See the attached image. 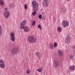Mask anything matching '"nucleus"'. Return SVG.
<instances>
[{"instance_id":"2","label":"nucleus","mask_w":75,"mask_h":75,"mask_svg":"<svg viewBox=\"0 0 75 75\" xmlns=\"http://www.w3.org/2000/svg\"><path fill=\"white\" fill-rule=\"evenodd\" d=\"M26 24V20H24L22 21L20 24V28L21 29H24V31L25 32H27L28 31L29 29L27 27H24V25Z\"/></svg>"},{"instance_id":"28","label":"nucleus","mask_w":75,"mask_h":75,"mask_svg":"<svg viewBox=\"0 0 75 75\" xmlns=\"http://www.w3.org/2000/svg\"><path fill=\"white\" fill-rule=\"evenodd\" d=\"M53 59L54 61H56L57 59V58L56 57H53Z\"/></svg>"},{"instance_id":"17","label":"nucleus","mask_w":75,"mask_h":75,"mask_svg":"<svg viewBox=\"0 0 75 75\" xmlns=\"http://www.w3.org/2000/svg\"><path fill=\"white\" fill-rule=\"evenodd\" d=\"M0 4L1 6H3L4 5V2L1 0H0Z\"/></svg>"},{"instance_id":"32","label":"nucleus","mask_w":75,"mask_h":75,"mask_svg":"<svg viewBox=\"0 0 75 75\" xmlns=\"http://www.w3.org/2000/svg\"><path fill=\"white\" fill-rule=\"evenodd\" d=\"M0 31H1V26H0Z\"/></svg>"},{"instance_id":"16","label":"nucleus","mask_w":75,"mask_h":75,"mask_svg":"<svg viewBox=\"0 0 75 75\" xmlns=\"http://www.w3.org/2000/svg\"><path fill=\"white\" fill-rule=\"evenodd\" d=\"M31 73V71L29 69L27 70L26 71V74L27 75H28Z\"/></svg>"},{"instance_id":"22","label":"nucleus","mask_w":75,"mask_h":75,"mask_svg":"<svg viewBox=\"0 0 75 75\" xmlns=\"http://www.w3.org/2000/svg\"><path fill=\"white\" fill-rule=\"evenodd\" d=\"M24 8L25 10H27V4H25Z\"/></svg>"},{"instance_id":"6","label":"nucleus","mask_w":75,"mask_h":75,"mask_svg":"<svg viewBox=\"0 0 75 75\" xmlns=\"http://www.w3.org/2000/svg\"><path fill=\"white\" fill-rule=\"evenodd\" d=\"M5 64L3 60L0 59V68L4 69L5 68Z\"/></svg>"},{"instance_id":"31","label":"nucleus","mask_w":75,"mask_h":75,"mask_svg":"<svg viewBox=\"0 0 75 75\" xmlns=\"http://www.w3.org/2000/svg\"><path fill=\"white\" fill-rule=\"evenodd\" d=\"M8 9L7 8H4V10H5L7 11V9Z\"/></svg>"},{"instance_id":"19","label":"nucleus","mask_w":75,"mask_h":75,"mask_svg":"<svg viewBox=\"0 0 75 75\" xmlns=\"http://www.w3.org/2000/svg\"><path fill=\"white\" fill-rule=\"evenodd\" d=\"M57 30L59 31H61V28L60 27H58L57 28Z\"/></svg>"},{"instance_id":"1","label":"nucleus","mask_w":75,"mask_h":75,"mask_svg":"<svg viewBox=\"0 0 75 75\" xmlns=\"http://www.w3.org/2000/svg\"><path fill=\"white\" fill-rule=\"evenodd\" d=\"M32 4L33 6V10L34 11L32 13V15L34 16L37 13L36 11L38 9V3L35 1H33L32 2Z\"/></svg>"},{"instance_id":"34","label":"nucleus","mask_w":75,"mask_h":75,"mask_svg":"<svg viewBox=\"0 0 75 75\" xmlns=\"http://www.w3.org/2000/svg\"><path fill=\"white\" fill-rule=\"evenodd\" d=\"M64 10H65V11H64L65 12V11H67V10H66V9L64 8Z\"/></svg>"},{"instance_id":"23","label":"nucleus","mask_w":75,"mask_h":75,"mask_svg":"<svg viewBox=\"0 0 75 75\" xmlns=\"http://www.w3.org/2000/svg\"><path fill=\"white\" fill-rule=\"evenodd\" d=\"M35 21H33V22L32 23V25H35Z\"/></svg>"},{"instance_id":"21","label":"nucleus","mask_w":75,"mask_h":75,"mask_svg":"<svg viewBox=\"0 0 75 75\" xmlns=\"http://www.w3.org/2000/svg\"><path fill=\"white\" fill-rule=\"evenodd\" d=\"M38 28L39 29H40V30H42V28L41 27V25H39L38 26Z\"/></svg>"},{"instance_id":"24","label":"nucleus","mask_w":75,"mask_h":75,"mask_svg":"<svg viewBox=\"0 0 75 75\" xmlns=\"http://www.w3.org/2000/svg\"><path fill=\"white\" fill-rule=\"evenodd\" d=\"M57 42H54V47H57Z\"/></svg>"},{"instance_id":"33","label":"nucleus","mask_w":75,"mask_h":75,"mask_svg":"<svg viewBox=\"0 0 75 75\" xmlns=\"http://www.w3.org/2000/svg\"><path fill=\"white\" fill-rule=\"evenodd\" d=\"M73 53L74 54H75V50H74L73 51Z\"/></svg>"},{"instance_id":"25","label":"nucleus","mask_w":75,"mask_h":75,"mask_svg":"<svg viewBox=\"0 0 75 75\" xmlns=\"http://www.w3.org/2000/svg\"><path fill=\"white\" fill-rule=\"evenodd\" d=\"M10 7H14V4H10Z\"/></svg>"},{"instance_id":"30","label":"nucleus","mask_w":75,"mask_h":75,"mask_svg":"<svg viewBox=\"0 0 75 75\" xmlns=\"http://www.w3.org/2000/svg\"><path fill=\"white\" fill-rule=\"evenodd\" d=\"M2 35V31H0V36H1Z\"/></svg>"},{"instance_id":"27","label":"nucleus","mask_w":75,"mask_h":75,"mask_svg":"<svg viewBox=\"0 0 75 75\" xmlns=\"http://www.w3.org/2000/svg\"><path fill=\"white\" fill-rule=\"evenodd\" d=\"M69 58L70 59H73V56L72 55H70L69 57Z\"/></svg>"},{"instance_id":"5","label":"nucleus","mask_w":75,"mask_h":75,"mask_svg":"<svg viewBox=\"0 0 75 75\" xmlns=\"http://www.w3.org/2000/svg\"><path fill=\"white\" fill-rule=\"evenodd\" d=\"M62 25L64 28H65L66 27H67L69 25V23L68 22L66 21H63L62 22Z\"/></svg>"},{"instance_id":"10","label":"nucleus","mask_w":75,"mask_h":75,"mask_svg":"<svg viewBox=\"0 0 75 75\" xmlns=\"http://www.w3.org/2000/svg\"><path fill=\"white\" fill-rule=\"evenodd\" d=\"M18 48L17 47H15L12 50V52L13 54H16L17 52V51H18Z\"/></svg>"},{"instance_id":"9","label":"nucleus","mask_w":75,"mask_h":75,"mask_svg":"<svg viewBox=\"0 0 75 75\" xmlns=\"http://www.w3.org/2000/svg\"><path fill=\"white\" fill-rule=\"evenodd\" d=\"M71 38L70 37L67 36L65 39V42H66L67 44H69V43H70V41H71Z\"/></svg>"},{"instance_id":"11","label":"nucleus","mask_w":75,"mask_h":75,"mask_svg":"<svg viewBox=\"0 0 75 75\" xmlns=\"http://www.w3.org/2000/svg\"><path fill=\"white\" fill-rule=\"evenodd\" d=\"M58 54L60 57H62L63 55V51H62L59 50L58 51Z\"/></svg>"},{"instance_id":"35","label":"nucleus","mask_w":75,"mask_h":75,"mask_svg":"<svg viewBox=\"0 0 75 75\" xmlns=\"http://www.w3.org/2000/svg\"><path fill=\"white\" fill-rule=\"evenodd\" d=\"M67 1H69V0H67Z\"/></svg>"},{"instance_id":"26","label":"nucleus","mask_w":75,"mask_h":75,"mask_svg":"<svg viewBox=\"0 0 75 75\" xmlns=\"http://www.w3.org/2000/svg\"><path fill=\"white\" fill-rule=\"evenodd\" d=\"M38 17L39 19H41V18H42V16L40 15Z\"/></svg>"},{"instance_id":"29","label":"nucleus","mask_w":75,"mask_h":75,"mask_svg":"<svg viewBox=\"0 0 75 75\" xmlns=\"http://www.w3.org/2000/svg\"><path fill=\"white\" fill-rule=\"evenodd\" d=\"M72 49H73V50H75V45L73 46L72 47Z\"/></svg>"},{"instance_id":"7","label":"nucleus","mask_w":75,"mask_h":75,"mask_svg":"<svg viewBox=\"0 0 75 75\" xmlns=\"http://www.w3.org/2000/svg\"><path fill=\"white\" fill-rule=\"evenodd\" d=\"M53 66L54 68H58L59 66V62L58 61H54L53 64Z\"/></svg>"},{"instance_id":"15","label":"nucleus","mask_w":75,"mask_h":75,"mask_svg":"<svg viewBox=\"0 0 75 75\" xmlns=\"http://www.w3.org/2000/svg\"><path fill=\"white\" fill-rule=\"evenodd\" d=\"M75 67L74 66H70V69L71 70H74L75 69Z\"/></svg>"},{"instance_id":"13","label":"nucleus","mask_w":75,"mask_h":75,"mask_svg":"<svg viewBox=\"0 0 75 75\" xmlns=\"http://www.w3.org/2000/svg\"><path fill=\"white\" fill-rule=\"evenodd\" d=\"M43 69V68H42V67L41 68H39V69H37V71L39 72H42V71Z\"/></svg>"},{"instance_id":"12","label":"nucleus","mask_w":75,"mask_h":75,"mask_svg":"<svg viewBox=\"0 0 75 75\" xmlns=\"http://www.w3.org/2000/svg\"><path fill=\"white\" fill-rule=\"evenodd\" d=\"M35 54L37 57H38V58L39 59H40V58L41 57V56L40 55V52H37L35 53Z\"/></svg>"},{"instance_id":"20","label":"nucleus","mask_w":75,"mask_h":75,"mask_svg":"<svg viewBox=\"0 0 75 75\" xmlns=\"http://www.w3.org/2000/svg\"><path fill=\"white\" fill-rule=\"evenodd\" d=\"M14 36V34L13 33H11L10 34V37H13Z\"/></svg>"},{"instance_id":"14","label":"nucleus","mask_w":75,"mask_h":75,"mask_svg":"<svg viewBox=\"0 0 75 75\" xmlns=\"http://www.w3.org/2000/svg\"><path fill=\"white\" fill-rule=\"evenodd\" d=\"M49 48L50 49L52 50V49L54 48V45L52 44H50L49 45Z\"/></svg>"},{"instance_id":"4","label":"nucleus","mask_w":75,"mask_h":75,"mask_svg":"<svg viewBox=\"0 0 75 75\" xmlns=\"http://www.w3.org/2000/svg\"><path fill=\"white\" fill-rule=\"evenodd\" d=\"M10 12L9 11H6L4 12V17L6 18H8L10 16Z\"/></svg>"},{"instance_id":"3","label":"nucleus","mask_w":75,"mask_h":75,"mask_svg":"<svg viewBox=\"0 0 75 75\" xmlns=\"http://www.w3.org/2000/svg\"><path fill=\"white\" fill-rule=\"evenodd\" d=\"M27 40L30 43H34L36 41V40L33 36H30L28 37Z\"/></svg>"},{"instance_id":"18","label":"nucleus","mask_w":75,"mask_h":75,"mask_svg":"<svg viewBox=\"0 0 75 75\" xmlns=\"http://www.w3.org/2000/svg\"><path fill=\"white\" fill-rule=\"evenodd\" d=\"M11 40L13 42L15 41V38L14 37H11Z\"/></svg>"},{"instance_id":"8","label":"nucleus","mask_w":75,"mask_h":75,"mask_svg":"<svg viewBox=\"0 0 75 75\" xmlns=\"http://www.w3.org/2000/svg\"><path fill=\"white\" fill-rule=\"evenodd\" d=\"M43 5L44 7H48V0H43Z\"/></svg>"}]
</instances>
